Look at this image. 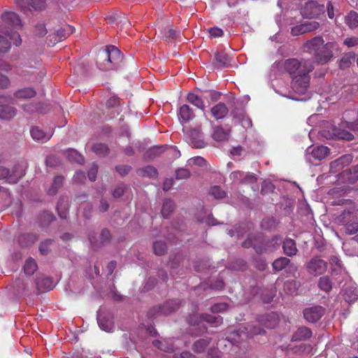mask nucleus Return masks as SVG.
Returning a JSON list of instances; mask_svg holds the SVG:
<instances>
[{"label":"nucleus","mask_w":358,"mask_h":358,"mask_svg":"<svg viewBox=\"0 0 358 358\" xmlns=\"http://www.w3.org/2000/svg\"><path fill=\"white\" fill-rule=\"evenodd\" d=\"M20 27L21 20L15 13L10 11L3 14L0 32L6 36L0 34V53L6 52L10 47L11 42L15 45H20V34L15 30Z\"/></svg>","instance_id":"obj_1"},{"label":"nucleus","mask_w":358,"mask_h":358,"mask_svg":"<svg viewBox=\"0 0 358 358\" xmlns=\"http://www.w3.org/2000/svg\"><path fill=\"white\" fill-rule=\"evenodd\" d=\"M303 50L313 55L315 62L325 64L334 57L338 45L335 42L324 43L322 36H315L303 44Z\"/></svg>","instance_id":"obj_2"},{"label":"nucleus","mask_w":358,"mask_h":358,"mask_svg":"<svg viewBox=\"0 0 358 358\" xmlns=\"http://www.w3.org/2000/svg\"><path fill=\"white\" fill-rule=\"evenodd\" d=\"M122 59L120 50L114 45H109L99 52L96 63L100 69L110 70L117 68Z\"/></svg>","instance_id":"obj_3"},{"label":"nucleus","mask_w":358,"mask_h":358,"mask_svg":"<svg viewBox=\"0 0 358 358\" xmlns=\"http://www.w3.org/2000/svg\"><path fill=\"white\" fill-rule=\"evenodd\" d=\"M350 130H358L357 122H349L348 121H343L336 125V123L328 129L323 131V135L327 138H338L346 141H352L354 138L353 134Z\"/></svg>","instance_id":"obj_4"},{"label":"nucleus","mask_w":358,"mask_h":358,"mask_svg":"<svg viewBox=\"0 0 358 358\" xmlns=\"http://www.w3.org/2000/svg\"><path fill=\"white\" fill-rule=\"evenodd\" d=\"M285 71L292 78L294 76L308 75L314 69L313 63L308 59H288L283 62Z\"/></svg>","instance_id":"obj_5"},{"label":"nucleus","mask_w":358,"mask_h":358,"mask_svg":"<svg viewBox=\"0 0 358 358\" xmlns=\"http://www.w3.org/2000/svg\"><path fill=\"white\" fill-rule=\"evenodd\" d=\"M310 86V76H294L291 83V88L296 95H306Z\"/></svg>","instance_id":"obj_6"},{"label":"nucleus","mask_w":358,"mask_h":358,"mask_svg":"<svg viewBox=\"0 0 358 358\" xmlns=\"http://www.w3.org/2000/svg\"><path fill=\"white\" fill-rule=\"evenodd\" d=\"M24 174V168L20 165L15 166L12 173L6 168L0 166V180L6 179L8 183H16Z\"/></svg>","instance_id":"obj_7"},{"label":"nucleus","mask_w":358,"mask_h":358,"mask_svg":"<svg viewBox=\"0 0 358 358\" xmlns=\"http://www.w3.org/2000/svg\"><path fill=\"white\" fill-rule=\"evenodd\" d=\"M324 13V6L310 1L307 2L302 9V15L306 18H316Z\"/></svg>","instance_id":"obj_8"},{"label":"nucleus","mask_w":358,"mask_h":358,"mask_svg":"<svg viewBox=\"0 0 358 358\" xmlns=\"http://www.w3.org/2000/svg\"><path fill=\"white\" fill-rule=\"evenodd\" d=\"M327 268V262L318 257L311 259L307 264L308 271L315 275L324 273Z\"/></svg>","instance_id":"obj_9"},{"label":"nucleus","mask_w":358,"mask_h":358,"mask_svg":"<svg viewBox=\"0 0 358 358\" xmlns=\"http://www.w3.org/2000/svg\"><path fill=\"white\" fill-rule=\"evenodd\" d=\"M353 157L351 154H347L333 161L330 164V171L334 173L340 171L352 162Z\"/></svg>","instance_id":"obj_10"},{"label":"nucleus","mask_w":358,"mask_h":358,"mask_svg":"<svg viewBox=\"0 0 358 358\" xmlns=\"http://www.w3.org/2000/svg\"><path fill=\"white\" fill-rule=\"evenodd\" d=\"M343 220L345 224V229L348 234H354L358 231V222L354 220L355 216L350 210H344Z\"/></svg>","instance_id":"obj_11"},{"label":"nucleus","mask_w":358,"mask_h":358,"mask_svg":"<svg viewBox=\"0 0 358 358\" xmlns=\"http://www.w3.org/2000/svg\"><path fill=\"white\" fill-rule=\"evenodd\" d=\"M324 309L320 306L306 308L303 312L304 318L309 322H317L324 315Z\"/></svg>","instance_id":"obj_12"},{"label":"nucleus","mask_w":358,"mask_h":358,"mask_svg":"<svg viewBox=\"0 0 358 358\" xmlns=\"http://www.w3.org/2000/svg\"><path fill=\"white\" fill-rule=\"evenodd\" d=\"M264 333L265 331L259 326H250L247 328H244V329L240 328L236 334L238 337H240V340L244 341L249 337L263 334Z\"/></svg>","instance_id":"obj_13"},{"label":"nucleus","mask_w":358,"mask_h":358,"mask_svg":"<svg viewBox=\"0 0 358 358\" xmlns=\"http://www.w3.org/2000/svg\"><path fill=\"white\" fill-rule=\"evenodd\" d=\"M152 344L160 350L167 352L173 351L176 348L172 338H161L159 340H155L153 341Z\"/></svg>","instance_id":"obj_14"},{"label":"nucleus","mask_w":358,"mask_h":358,"mask_svg":"<svg viewBox=\"0 0 358 358\" xmlns=\"http://www.w3.org/2000/svg\"><path fill=\"white\" fill-rule=\"evenodd\" d=\"M30 134L32 138L36 141L44 143L48 141L52 136L51 132H44L38 127H33L30 129Z\"/></svg>","instance_id":"obj_15"},{"label":"nucleus","mask_w":358,"mask_h":358,"mask_svg":"<svg viewBox=\"0 0 358 358\" xmlns=\"http://www.w3.org/2000/svg\"><path fill=\"white\" fill-rule=\"evenodd\" d=\"M358 166H355L351 169L344 170L341 173V176L345 181V182L349 184H354L358 180Z\"/></svg>","instance_id":"obj_16"},{"label":"nucleus","mask_w":358,"mask_h":358,"mask_svg":"<svg viewBox=\"0 0 358 358\" xmlns=\"http://www.w3.org/2000/svg\"><path fill=\"white\" fill-rule=\"evenodd\" d=\"M312 331L306 327H299L292 334V341H302L310 338Z\"/></svg>","instance_id":"obj_17"},{"label":"nucleus","mask_w":358,"mask_h":358,"mask_svg":"<svg viewBox=\"0 0 358 358\" xmlns=\"http://www.w3.org/2000/svg\"><path fill=\"white\" fill-rule=\"evenodd\" d=\"M228 108L223 103H219L211 108L212 115L217 120L224 117L228 113Z\"/></svg>","instance_id":"obj_18"},{"label":"nucleus","mask_w":358,"mask_h":358,"mask_svg":"<svg viewBox=\"0 0 358 358\" xmlns=\"http://www.w3.org/2000/svg\"><path fill=\"white\" fill-rule=\"evenodd\" d=\"M179 303L177 300H171L166 302L159 308V313L162 315H169L178 308Z\"/></svg>","instance_id":"obj_19"},{"label":"nucleus","mask_w":358,"mask_h":358,"mask_svg":"<svg viewBox=\"0 0 358 358\" xmlns=\"http://www.w3.org/2000/svg\"><path fill=\"white\" fill-rule=\"evenodd\" d=\"M178 117L180 121L187 122L194 118V114L188 105L184 104L179 109Z\"/></svg>","instance_id":"obj_20"},{"label":"nucleus","mask_w":358,"mask_h":358,"mask_svg":"<svg viewBox=\"0 0 358 358\" xmlns=\"http://www.w3.org/2000/svg\"><path fill=\"white\" fill-rule=\"evenodd\" d=\"M284 252L286 255L292 257L296 255L298 250L295 241L292 238H286L282 245Z\"/></svg>","instance_id":"obj_21"},{"label":"nucleus","mask_w":358,"mask_h":358,"mask_svg":"<svg viewBox=\"0 0 358 358\" xmlns=\"http://www.w3.org/2000/svg\"><path fill=\"white\" fill-rule=\"evenodd\" d=\"M98 324L100 328L107 332H110L114 329V324L112 320L106 316L98 315Z\"/></svg>","instance_id":"obj_22"},{"label":"nucleus","mask_w":358,"mask_h":358,"mask_svg":"<svg viewBox=\"0 0 358 358\" xmlns=\"http://www.w3.org/2000/svg\"><path fill=\"white\" fill-rule=\"evenodd\" d=\"M15 115V109L13 107L7 105L0 106V119L10 120Z\"/></svg>","instance_id":"obj_23"},{"label":"nucleus","mask_w":358,"mask_h":358,"mask_svg":"<svg viewBox=\"0 0 358 358\" xmlns=\"http://www.w3.org/2000/svg\"><path fill=\"white\" fill-rule=\"evenodd\" d=\"M329 152V150L327 147L321 145L317 148H314L311 150L310 154L315 159L322 160L328 155Z\"/></svg>","instance_id":"obj_24"},{"label":"nucleus","mask_w":358,"mask_h":358,"mask_svg":"<svg viewBox=\"0 0 358 358\" xmlns=\"http://www.w3.org/2000/svg\"><path fill=\"white\" fill-rule=\"evenodd\" d=\"M69 208V200L67 198L61 199L57 205V209L59 217L62 219L67 217V210Z\"/></svg>","instance_id":"obj_25"},{"label":"nucleus","mask_w":358,"mask_h":358,"mask_svg":"<svg viewBox=\"0 0 358 358\" xmlns=\"http://www.w3.org/2000/svg\"><path fill=\"white\" fill-rule=\"evenodd\" d=\"M345 24L350 28L355 29L358 27V13L355 11H350L345 17Z\"/></svg>","instance_id":"obj_26"},{"label":"nucleus","mask_w":358,"mask_h":358,"mask_svg":"<svg viewBox=\"0 0 358 358\" xmlns=\"http://www.w3.org/2000/svg\"><path fill=\"white\" fill-rule=\"evenodd\" d=\"M215 59L220 67H225L231 63V57L225 52H217Z\"/></svg>","instance_id":"obj_27"},{"label":"nucleus","mask_w":358,"mask_h":358,"mask_svg":"<svg viewBox=\"0 0 358 358\" xmlns=\"http://www.w3.org/2000/svg\"><path fill=\"white\" fill-rule=\"evenodd\" d=\"M16 99H28L34 97L36 95V91L31 87L21 89L15 93Z\"/></svg>","instance_id":"obj_28"},{"label":"nucleus","mask_w":358,"mask_h":358,"mask_svg":"<svg viewBox=\"0 0 358 358\" xmlns=\"http://www.w3.org/2000/svg\"><path fill=\"white\" fill-rule=\"evenodd\" d=\"M187 99L190 103H192L194 106L203 110H204V102L198 95L195 94L194 93H189L187 94Z\"/></svg>","instance_id":"obj_29"},{"label":"nucleus","mask_w":358,"mask_h":358,"mask_svg":"<svg viewBox=\"0 0 358 358\" xmlns=\"http://www.w3.org/2000/svg\"><path fill=\"white\" fill-rule=\"evenodd\" d=\"M229 134L228 131L222 127H216L213 134V138L216 141H224L228 139Z\"/></svg>","instance_id":"obj_30"},{"label":"nucleus","mask_w":358,"mask_h":358,"mask_svg":"<svg viewBox=\"0 0 358 358\" xmlns=\"http://www.w3.org/2000/svg\"><path fill=\"white\" fill-rule=\"evenodd\" d=\"M299 285L294 280H289L285 282L283 289L285 293L288 294H294L296 292Z\"/></svg>","instance_id":"obj_31"},{"label":"nucleus","mask_w":358,"mask_h":358,"mask_svg":"<svg viewBox=\"0 0 358 358\" xmlns=\"http://www.w3.org/2000/svg\"><path fill=\"white\" fill-rule=\"evenodd\" d=\"M174 208H175L174 203L171 200H169V199L165 200L163 203V206H162V216L164 218H168L170 216L171 213L173 211Z\"/></svg>","instance_id":"obj_32"},{"label":"nucleus","mask_w":358,"mask_h":358,"mask_svg":"<svg viewBox=\"0 0 358 358\" xmlns=\"http://www.w3.org/2000/svg\"><path fill=\"white\" fill-rule=\"evenodd\" d=\"M290 262V260L287 257H280L273 262V268L276 271H280L285 268Z\"/></svg>","instance_id":"obj_33"},{"label":"nucleus","mask_w":358,"mask_h":358,"mask_svg":"<svg viewBox=\"0 0 358 358\" xmlns=\"http://www.w3.org/2000/svg\"><path fill=\"white\" fill-rule=\"evenodd\" d=\"M143 177L155 178L157 176V169L152 166H147L138 171Z\"/></svg>","instance_id":"obj_34"},{"label":"nucleus","mask_w":358,"mask_h":358,"mask_svg":"<svg viewBox=\"0 0 358 358\" xmlns=\"http://www.w3.org/2000/svg\"><path fill=\"white\" fill-rule=\"evenodd\" d=\"M37 269V264L32 258L28 259L24 266V273L29 275H33Z\"/></svg>","instance_id":"obj_35"},{"label":"nucleus","mask_w":358,"mask_h":358,"mask_svg":"<svg viewBox=\"0 0 358 358\" xmlns=\"http://www.w3.org/2000/svg\"><path fill=\"white\" fill-rule=\"evenodd\" d=\"M92 150L99 157H104L108 153V148L103 143H95Z\"/></svg>","instance_id":"obj_36"},{"label":"nucleus","mask_w":358,"mask_h":358,"mask_svg":"<svg viewBox=\"0 0 358 358\" xmlns=\"http://www.w3.org/2000/svg\"><path fill=\"white\" fill-rule=\"evenodd\" d=\"M202 319L213 326H218L222 322V318L220 315H203Z\"/></svg>","instance_id":"obj_37"},{"label":"nucleus","mask_w":358,"mask_h":358,"mask_svg":"<svg viewBox=\"0 0 358 358\" xmlns=\"http://www.w3.org/2000/svg\"><path fill=\"white\" fill-rule=\"evenodd\" d=\"M37 287L41 289L50 290L53 288L52 282L49 278H43V279L36 282Z\"/></svg>","instance_id":"obj_38"},{"label":"nucleus","mask_w":358,"mask_h":358,"mask_svg":"<svg viewBox=\"0 0 358 358\" xmlns=\"http://www.w3.org/2000/svg\"><path fill=\"white\" fill-rule=\"evenodd\" d=\"M318 286L322 290L327 292L331 289L332 283L329 277L324 276L320 278Z\"/></svg>","instance_id":"obj_39"},{"label":"nucleus","mask_w":358,"mask_h":358,"mask_svg":"<svg viewBox=\"0 0 358 358\" xmlns=\"http://www.w3.org/2000/svg\"><path fill=\"white\" fill-rule=\"evenodd\" d=\"M210 340L208 338H201L196 341L194 344V350L197 352H201L205 350L208 345Z\"/></svg>","instance_id":"obj_40"},{"label":"nucleus","mask_w":358,"mask_h":358,"mask_svg":"<svg viewBox=\"0 0 358 358\" xmlns=\"http://www.w3.org/2000/svg\"><path fill=\"white\" fill-rule=\"evenodd\" d=\"M64 182V178L62 176H56L54 178L53 182L52 184L51 187L49 189V193L50 194H55L57 193L58 189H59Z\"/></svg>","instance_id":"obj_41"},{"label":"nucleus","mask_w":358,"mask_h":358,"mask_svg":"<svg viewBox=\"0 0 358 358\" xmlns=\"http://www.w3.org/2000/svg\"><path fill=\"white\" fill-rule=\"evenodd\" d=\"M75 29L68 25L65 29H61L57 31V36L58 37V41H62L64 38L69 36L71 34L73 33Z\"/></svg>","instance_id":"obj_42"},{"label":"nucleus","mask_w":358,"mask_h":358,"mask_svg":"<svg viewBox=\"0 0 358 358\" xmlns=\"http://www.w3.org/2000/svg\"><path fill=\"white\" fill-rule=\"evenodd\" d=\"M67 157L69 160L78 164H83L84 162L83 157L76 150L73 149L67 152Z\"/></svg>","instance_id":"obj_43"},{"label":"nucleus","mask_w":358,"mask_h":358,"mask_svg":"<svg viewBox=\"0 0 358 358\" xmlns=\"http://www.w3.org/2000/svg\"><path fill=\"white\" fill-rule=\"evenodd\" d=\"M153 249L157 255H163L166 251V245L163 241H156L154 243Z\"/></svg>","instance_id":"obj_44"},{"label":"nucleus","mask_w":358,"mask_h":358,"mask_svg":"<svg viewBox=\"0 0 358 358\" xmlns=\"http://www.w3.org/2000/svg\"><path fill=\"white\" fill-rule=\"evenodd\" d=\"M264 321V325L268 329H273L278 324V320L275 317V314H272L267 317Z\"/></svg>","instance_id":"obj_45"},{"label":"nucleus","mask_w":358,"mask_h":358,"mask_svg":"<svg viewBox=\"0 0 358 358\" xmlns=\"http://www.w3.org/2000/svg\"><path fill=\"white\" fill-rule=\"evenodd\" d=\"M210 194L216 199H222L225 197L226 193L220 187L214 186L210 189Z\"/></svg>","instance_id":"obj_46"},{"label":"nucleus","mask_w":358,"mask_h":358,"mask_svg":"<svg viewBox=\"0 0 358 358\" xmlns=\"http://www.w3.org/2000/svg\"><path fill=\"white\" fill-rule=\"evenodd\" d=\"M106 106L108 108H115L117 113H119L120 100L116 96H112L107 100Z\"/></svg>","instance_id":"obj_47"},{"label":"nucleus","mask_w":358,"mask_h":358,"mask_svg":"<svg viewBox=\"0 0 358 358\" xmlns=\"http://www.w3.org/2000/svg\"><path fill=\"white\" fill-rule=\"evenodd\" d=\"M52 241L51 239L45 240L41 243L39 250L41 254L46 255L49 252L50 246L52 245Z\"/></svg>","instance_id":"obj_48"},{"label":"nucleus","mask_w":358,"mask_h":358,"mask_svg":"<svg viewBox=\"0 0 358 358\" xmlns=\"http://www.w3.org/2000/svg\"><path fill=\"white\" fill-rule=\"evenodd\" d=\"M306 33L312 32L320 27V24L315 21L306 22L303 23Z\"/></svg>","instance_id":"obj_49"},{"label":"nucleus","mask_w":358,"mask_h":358,"mask_svg":"<svg viewBox=\"0 0 358 358\" xmlns=\"http://www.w3.org/2000/svg\"><path fill=\"white\" fill-rule=\"evenodd\" d=\"M329 263L333 271H337L341 268V262L337 256H332L329 259Z\"/></svg>","instance_id":"obj_50"},{"label":"nucleus","mask_w":358,"mask_h":358,"mask_svg":"<svg viewBox=\"0 0 358 358\" xmlns=\"http://www.w3.org/2000/svg\"><path fill=\"white\" fill-rule=\"evenodd\" d=\"M257 180V177L255 174L252 173H245V176H243L242 183L252 184L256 182Z\"/></svg>","instance_id":"obj_51"},{"label":"nucleus","mask_w":358,"mask_h":358,"mask_svg":"<svg viewBox=\"0 0 358 358\" xmlns=\"http://www.w3.org/2000/svg\"><path fill=\"white\" fill-rule=\"evenodd\" d=\"M190 176V171L186 169H179L176 172V177L177 179H187Z\"/></svg>","instance_id":"obj_52"},{"label":"nucleus","mask_w":358,"mask_h":358,"mask_svg":"<svg viewBox=\"0 0 358 358\" xmlns=\"http://www.w3.org/2000/svg\"><path fill=\"white\" fill-rule=\"evenodd\" d=\"M164 36L169 38H176L180 36V31L171 28H167L164 31Z\"/></svg>","instance_id":"obj_53"},{"label":"nucleus","mask_w":358,"mask_h":358,"mask_svg":"<svg viewBox=\"0 0 358 358\" xmlns=\"http://www.w3.org/2000/svg\"><path fill=\"white\" fill-rule=\"evenodd\" d=\"M291 33L293 36H299L306 34V29L303 23L296 25L292 28Z\"/></svg>","instance_id":"obj_54"},{"label":"nucleus","mask_w":358,"mask_h":358,"mask_svg":"<svg viewBox=\"0 0 358 358\" xmlns=\"http://www.w3.org/2000/svg\"><path fill=\"white\" fill-rule=\"evenodd\" d=\"M244 176H245V172L241 171H234L230 174V178L233 181H240L241 182H242Z\"/></svg>","instance_id":"obj_55"},{"label":"nucleus","mask_w":358,"mask_h":358,"mask_svg":"<svg viewBox=\"0 0 358 358\" xmlns=\"http://www.w3.org/2000/svg\"><path fill=\"white\" fill-rule=\"evenodd\" d=\"M227 305L224 303L215 304L211 307V311L213 313H221L227 309Z\"/></svg>","instance_id":"obj_56"},{"label":"nucleus","mask_w":358,"mask_h":358,"mask_svg":"<svg viewBox=\"0 0 358 358\" xmlns=\"http://www.w3.org/2000/svg\"><path fill=\"white\" fill-rule=\"evenodd\" d=\"M189 164L203 166L206 164V160L201 157H195L189 160Z\"/></svg>","instance_id":"obj_57"},{"label":"nucleus","mask_w":358,"mask_h":358,"mask_svg":"<svg viewBox=\"0 0 358 358\" xmlns=\"http://www.w3.org/2000/svg\"><path fill=\"white\" fill-rule=\"evenodd\" d=\"M31 6L35 10H41L45 7V0H29Z\"/></svg>","instance_id":"obj_58"},{"label":"nucleus","mask_w":358,"mask_h":358,"mask_svg":"<svg viewBox=\"0 0 358 358\" xmlns=\"http://www.w3.org/2000/svg\"><path fill=\"white\" fill-rule=\"evenodd\" d=\"M35 32L39 36H43L47 34V30L43 23H39L35 27Z\"/></svg>","instance_id":"obj_59"},{"label":"nucleus","mask_w":358,"mask_h":358,"mask_svg":"<svg viewBox=\"0 0 358 358\" xmlns=\"http://www.w3.org/2000/svg\"><path fill=\"white\" fill-rule=\"evenodd\" d=\"M126 186L123 184L118 185L113 191V195L115 198H120L124 192Z\"/></svg>","instance_id":"obj_60"},{"label":"nucleus","mask_w":358,"mask_h":358,"mask_svg":"<svg viewBox=\"0 0 358 358\" xmlns=\"http://www.w3.org/2000/svg\"><path fill=\"white\" fill-rule=\"evenodd\" d=\"M327 10L330 19H333L336 16V12H338V10L334 7L331 1L327 4Z\"/></svg>","instance_id":"obj_61"},{"label":"nucleus","mask_w":358,"mask_h":358,"mask_svg":"<svg viewBox=\"0 0 358 358\" xmlns=\"http://www.w3.org/2000/svg\"><path fill=\"white\" fill-rule=\"evenodd\" d=\"M352 59H354V55L349 54L345 55L341 59L340 66L341 67H345L349 66Z\"/></svg>","instance_id":"obj_62"},{"label":"nucleus","mask_w":358,"mask_h":358,"mask_svg":"<svg viewBox=\"0 0 358 358\" xmlns=\"http://www.w3.org/2000/svg\"><path fill=\"white\" fill-rule=\"evenodd\" d=\"M97 171L98 167L95 164H94L88 171V178L91 181H94L96 180Z\"/></svg>","instance_id":"obj_63"},{"label":"nucleus","mask_w":358,"mask_h":358,"mask_svg":"<svg viewBox=\"0 0 358 358\" xmlns=\"http://www.w3.org/2000/svg\"><path fill=\"white\" fill-rule=\"evenodd\" d=\"M344 44L349 48L356 46L357 45H358V38H347L344 40Z\"/></svg>","instance_id":"obj_64"}]
</instances>
